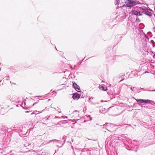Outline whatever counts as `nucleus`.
Masks as SVG:
<instances>
[{
    "mask_svg": "<svg viewBox=\"0 0 155 155\" xmlns=\"http://www.w3.org/2000/svg\"><path fill=\"white\" fill-rule=\"evenodd\" d=\"M139 2L137 1H132L128 0L126 2L127 7H131L137 4Z\"/></svg>",
    "mask_w": 155,
    "mask_h": 155,
    "instance_id": "1",
    "label": "nucleus"
},
{
    "mask_svg": "<svg viewBox=\"0 0 155 155\" xmlns=\"http://www.w3.org/2000/svg\"><path fill=\"white\" fill-rule=\"evenodd\" d=\"M136 101L137 102L139 105H140V104L143 103H150V101L149 100H144L141 99H136Z\"/></svg>",
    "mask_w": 155,
    "mask_h": 155,
    "instance_id": "2",
    "label": "nucleus"
},
{
    "mask_svg": "<svg viewBox=\"0 0 155 155\" xmlns=\"http://www.w3.org/2000/svg\"><path fill=\"white\" fill-rule=\"evenodd\" d=\"M140 8H137V10H133L132 13V14H134L137 16L138 15H142V14L140 13V11L139 10V9H140Z\"/></svg>",
    "mask_w": 155,
    "mask_h": 155,
    "instance_id": "3",
    "label": "nucleus"
},
{
    "mask_svg": "<svg viewBox=\"0 0 155 155\" xmlns=\"http://www.w3.org/2000/svg\"><path fill=\"white\" fill-rule=\"evenodd\" d=\"M99 88L100 90L104 91H106L107 90V86L104 84H101L99 86Z\"/></svg>",
    "mask_w": 155,
    "mask_h": 155,
    "instance_id": "4",
    "label": "nucleus"
},
{
    "mask_svg": "<svg viewBox=\"0 0 155 155\" xmlns=\"http://www.w3.org/2000/svg\"><path fill=\"white\" fill-rule=\"evenodd\" d=\"M143 12L145 15H146L149 16H150L152 15V13L148 11L147 9H143Z\"/></svg>",
    "mask_w": 155,
    "mask_h": 155,
    "instance_id": "5",
    "label": "nucleus"
},
{
    "mask_svg": "<svg viewBox=\"0 0 155 155\" xmlns=\"http://www.w3.org/2000/svg\"><path fill=\"white\" fill-rule=\"evenodd\" d=\"M73 86L75 88L76 90L78 92H80V87L77 84L75 83H73Z\"/></svg>",
    "mask_w": 155,
    "mask_h": 155,
    "instance_id": "6",
    "label": "nucleus"
},
{
    "mask_svg": "<svg viewBox=\"0 0 155 155\" xmlns=\"http://www.w3.org/2000/svg\"><path fill=\"white\" fill-rule=\"evenodd\" d=\"M72 97L74 99L77 100L80 98V96L78 94H74L73 95Z\"/></svg>",
    "mask_w": 155,
    "mask_h": 155,
    "instance_id": "7",
    "label": "nucleus"
},
{
    "mask_svg": "<svg viewBox=\"0 0 155 155\" xmlns=\"http://www.w3.org/2000/svg\"><path fill=\"white\" fill-rule=\"evenodd\" d=\"M50 107L53 108V107ZM53 108L55 110H56L59 113H60L61 112V109L60 108H58V107H57V108Z\"/></svg>",
    "mask_w": 155,
    "mask_h": 155,
    "instance_id": "8",
    "label": "nucleus"
},
{
    "mask_svg": "<svg viewBox=\"0 0 155 155\" xmlns=\"http://www.w3.org/2000/svg\"><path fill=\"white\" fill-rule=\"evenodd\" d=\"M44 110H43L42 111H37V110H35L33 111V114H37L40 113H41Z\"/></svg>",
    "mask_w": 155,
    "mask_h": 155,
    "instance_id": "9",
    "label": "nucleus"
},
{
    "mask_svg": "<svg viewBox=\"0 0 155 155\" xmlns=\"http://www.w3.org/2000/svg\"><path fill=\"white\" fill-rule=\"evenodd\" d=\"M119 1V0H116L115 2V4L116 5H119V3L118 1Z\"/></svg>",
    "mask_w": 155,
    "mask_h": 155,
    "instance_id": "10",
    "label": "nucleus"
},
{
    "mask_svg": "<svg viewBox=\"0 0 155 155\" xmlns=\"http://www.w3.org/2000/svg\"><path fill=\"white\" fill-rule=\"evenodd\" d=\"M61 118H64V119H67L68 118V117L66 116H61Z\"/></svg>",
    "mask_w": 155,
    "mask_h": 155,
    "instance_id": "11",
    "label": "nucleus"
},
{
    "mask_svg": "<svg viewBox=\"0 0 155 155\" xmlns=\"http://www.w3.org/2000/svg\"><path fill=\"white\" fill-rule=\"evenodd\" d=\"M50 117V116H49L48 118H47V117H45L44 118V119H45V120H48V118H49Z\"/></svg>",
    "mask_w": 155,
    "mask_h": 155,
    "instance_id": "12",
    "label": "nucleus"
},
{
    "mask_svg": "<svg viewBox=\"0 0 155 155\" xmlns=\"http://www.w3.org/2000/svg\"><path fill=\"white\" fill-rule=\"evenodd\" d=\"M94 98V97H91L90 98H89V100L90 101L91 99H93Z\"/></svg>",
    "mask_w": 155,
    "mask_h": 155,
    "instance_id": "13",
    "label": "nucleus"
},
{
    "mask_svg": "<svg viewBox=\"0 0 155 155\" xmlns=\"http://www.w3.org/2000/svg\"><path fill=\"white\" fill-rule=\"evenodd\" d=\"M54 118H58V119H59V118H61V117H57V116H55Z\"/></svg>",
    "mask_w": 155,
    "mask_h": 155,
    "instance_id": "14",
    "label": "nucleus"
},
{
    "mask_svg": "<svg viewBox=\"0 0 155 155\" xmlns=\"http://www.w3.org/2000/svg\"><path fill=\"white\" fill-rule=\"evenodd\" d=\"M129 88H130V89L132 91H133V88H134V87H128Z\"/></svg>",
    "mask_w": 155,
    "mask_h": 155,
    "instance_id": "15",
    "label": "nucleus"
},
{
    "mask_svg": "<svg viewBox=\"0 0 155 155\" xmlns=\"http://www.w3.org/2000/svg\"><path fill=\"white\" fill-rule=\"evenodd\" d=\"M126 15L124 16H123V18H126Z\"/></svg>",
    "mask_w": 155,
    "mask_h": 155,
    "instance_id": "16",
    "label": "nucleus"
},
{
    "mask_svg": "<svg viewBox=\"0 0 155 155\" xmlns=\"http://www.w3.org/2000/svg\"><path fill=\"white\" fill-rule=\"evenodd\" d=\"M153 58L154 59H155V54L153 56Z\"/></svg>",
    "mask_w": 155,
    "mask_h": 155,
    "instance_id": "17",
    "label": "nucleus"
},
{
    "mask_svg": "<svg viewBox=\"0 0 155 155\" xmlns=\"http://www.w3.org/2000/svg\"><path fill=\"white\" fill-rule=\"evenodd\" d=\"M106 125H107L108 126V125H109V124H106Z\"/></svg>",
    "mask_w": 155,
    "mask_h": 155,
    "instance_id": "18",
    "label": "nucleus"
},
{
    "mask_svg": "<svg viewBox=\"0 0 155 155\" xmlns=\"http://www.w3.org/2000/svg\"><path fill=\"white\" fill-rule=\"evenodd\" d=\"M70 68H71V69H72V66H70Z\"/></svg>",
    "mask_w": 155,
    "mask_h": 155,
    "instance_id": "19",
    "label": "nucleus"
},
{
    "mask_svg": "<svg viewBox=\"0 0 155 155\" xmlns=\"http://www.w3.org/2000/svg\"><path fill=\"white\" fill-rule=\"evenodd\" d=\"M31 114H33V113H31Z\"/></svg>",
    "mask_w": 155,
    "mask_h": 155,
    "instance_id": "20",
    "label": "nucleus"
},
{
    "mask_svg": "<svg viewBox=\"0 0 155 155\" xmlns=\"http://www.w3.org/2000/svg\"><path fill=\"white\" fill-rule=\"evenodd\" d=\"M101 102H103V101L102 100V101H101Z\"/></svg>",
    "mask_w": 155,
    "mask_h": 155,
    "instance_id": "21",
    "label": "nucleus"
}]
</instances>
